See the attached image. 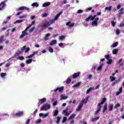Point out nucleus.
<instances>
[{
  "label": "nucleus",
  "mask_w": 124,
  "mask_h": 124,
  "mask_svg": "<svg viewBox=\"0 0 124 124\" xmlns=\"http://www.w3.org/2000/svg\"><path fill=\"white\" fill-rule=\"evenodd\" d=\"M59 17H60V14H57L55 17V18L52 20H50L49 21L47 22V20L46 19L43 20L42 21V25H41V27L42 28V30H46L48 27H50L54 22H55V20H57V19H59Z\"/></svg>",
  "instance_id": "f257e3e1"
},
{
  "label": "nucleus",
  "mask_w": 124,
  "mask_h": 124,
  "mask_svg": "<svg viewBox=\"0 0 124 124\" xmlns=\"http://www.w3.org/2000/svg\"><path fill=\"white\" fill-rule=\"evenodd\" d=\"M51 108V106L48 104L43 105L41 108V111H47Z\"/></svg>",
  "instance_id": "f03ea898"
},
{
  "label": "nucleus",
  "mask_w": 124,
  "mask_h": 124,
  "mask_svg": "<svg viewBox=\"0 0 124 124\" xmlns=\"http://www.w3.org/2000/svg\"><path fill=\"white\" fill-rule=\"evenodd\" d=\"M31 27L29 26L27 27L25 30L22 32V34L20 36L19 38H23L24 36H26V35H28V32L27 31H28V29H30Z\"/></svg>",
  "instance_id": "7ed1b4c3"
},
{
  "label": "nucleus",
  "mask_w": 124,
  "mask_h": 124,
  "mask_svg": "<svg viewBox=\"0 0 124 124\" xmlns=\"http://www.w3.org/2000/svg\"><path fill=\"white\" fill-rule=\"evenodd\" d=\"M30 50H31L30 47H27V46H24L21 48L20 52L24 51L25 53H28V52H30Z\"/></svg>",
  "instance_id": "20e7f679"
},
{
  "label": "nucleus",
  "mask_w": 124,
  "mask_h": 124,
  "mask_svg": "<svg viewBox=\"0 0 124 124\" xmlns=\"http://www.w3.org/2000/svg\"><path fill=\"white\" fill-rule=\"evenodd\" d=\"M95 17H96V15H94L93 16H89V17L86 18L85 21L89 22V21H93V20L95 19Z\"/></svg>",
  "instance_id": "39448f33"
},
{
  "label": "nucleus",
  "mask_w": 124,
  "mask_h": 124,
  "mask_svg": "<svg viewBox=\"0 0 124 124\" xmlns=\"http://www.w3.org/2000/svg\"><path fill=\"white\" fill-rule=\"evenodd\" d=\"M105 58L106 59V60H108L107 61L108 64H111V63H112L113 60H112V59H110V55H105Z\"/></svg>",
  "instance_id": "423d86ee"
},
{
  "label": "nucleus",
  "mask_w": 124,
  "mask_h": 124,
  "mask_svg": "<svg viewBox=\"0 0 124 124\" xmlns=\"http://www.w3.org/2000/svg\"><path fill=\"white\" fill-rule=\"evenodd\" d=\"M64 89V87L62 86L61 87H58L56 89H54V93H57V92L59 91V93H62V91H63Z\"/></svg>",
  "instance_id": "0eeeda50"
},
{
  "label": "nucleus",
  "mask_w": 124,
  "mask_h": 124,
  "mask_svg": "<svg viewBox=\"0 0 124 124\" xmlns=\"http://www.w3.org/2000/svg\"><path fill=\"white\" fill-rule=\"evenodd\" d=\"M6 0L3 1L0 4V10H2L3 8H4V7L6 5Z\"/></svg>",
  "instance_id": "6e6552de"
},
{
  "label": "nucleus",
  "mask_w": 124,
  "mask_h": 124,
  "mask_svg": "<svg viewBox=\"0 0 124 124\" xmlns=\"http://www.w3.org/2000/svg\"><path fill=\"white\" fill-rule=\"evenodd\" d=\"M23 115V112L22 111H19L16 112L15 114H13L14 117H22Z\"/></svg>",
  "instance_id": "1a4fd4ad"
},
{
  "label": "nucleus",
  "mask_w": 124,
  "mask_h": 124,
  "mask_svg": "<svg viewBox=\"0 0 124 124\" xmlns=\"http://www.w3.org/2000/svg\"><path fill=\"white\" fill-rule=\"evenodd\" d=\"M83 105H84V104L80 102L78 106V108L76 109V111H80V110H81V109H82V107H83Z\"/></svg>",
  "instance_id": "9d476101"
},
{
  "label": "nucleus",
  "mask_w": 124,
  "mask_h": 124,
  "mask_svg": "<svg viewBox=\"0 0 124 124\" xmlns=\"http://www.w3.org/2000/svg\"><path fill=\"white\" fill-rule=\"evenodd\" d=\"M90 96H87L84 99L82 100V101L80 103H82L83 104H87L88 101H89V98Z\"/></svg>",
  "instance_id": "9b49d317"
},
{
  "label": "nucleus",
  "mask_w": 124,
  "mask_h": 124,
  "mask_svg": "<svg viewBox=\"0 0 124 124\" xmlns=\"http://www.w3.org/2000/svg\"><path fill=\"white\" fill-rule=\"evenodd\" d=\"M37 51H35L33 52L32 54L27 56L26 58V59H31V58H32V57H34V55H36V54H37Z\"/></svg>",
  "instance_id": "f8f14e48"
},
{
  "label": "nucleus",
  "mask_w": 124,
  "mask_h": 124,
  "mask_svg": "<svg viewBox=\"0 0 124 124\" xmlns=\"http://www.w3.org/2000/svg\"><path fill=\"white\" fill-rule=\"evenodd\" d=\"M80 76V73L77 72L75 73L73 75V78L76 79V78H78Z\"/></svg>",
  "instance_id": "ddd939ff"
},
{
  "label": "nucleus",
  "mask_w": 124,
  "mask_h": 124,
  "mask_svg": "<svg viewBox=\"0 0 124 124\" xmlns=\"http://www.w3.org/2000/svg\"><path fill=\"white\" fill-rule=\"evenodd\" d=\"M107 100V99L105 97L102 98V100L101 102L98 104V106H101V105L104 104V103Z\"/></svg>",
  "instance_id": "4468645a"
},
{
  "label": "nucleus",
  "mask_w": 124,
  "mask_h": 124,
  "mask_svg": "<svg viewBox=\"0 0 124 124\" xmlns=\"http://www.w3.org/2000/svg\"><path fill=\"white\" fill-rule=\"evenodd\" d=\"M30 8L26 7V6H22V7H20L18 8V11H20V10H29Z\"/></svg>",
  "instance_id": "2eb2a0df"
},
{
  "label": "nucleus",
  "mask_w": 124,
  "mask_h": 124,
  "mask_svg": "<svg viewBox=\"0 0 124 124\" xmlns=\"http://www.w3.org/2000/svg\"><path fill=\"white\" fill-rule=\"evenodd\" d=\"M94 21L92 22L93 25H94V26H97V21L99 20V18L96 17L95 19H94Z\"/></svg>",
  "instance_id": "dca6fc26"
},
{
  "label": "nucleus",
  "mask_w": 124,
  "mask_h": 124,
  "mask_svg": "<svg viewBox=\"0 0 124 124\" xmlns=\"http://www.w3.org/2000/svg\"><path fill=\"white\" fill-rule=\"evenodd\" d=\"M66 26H68L69 28H72L74 27V23H71V21H69L67 22L66 24Z\"/></svg>",
  "instance_id": "f3484780"
},
{
  "label": "nucleus",
  "mask_w": 124,
  "mask_h": 124,
  "mask_svg": "<svg viewBox=\"0 0 124 124\" xmlns=\"http://www.w3.org/2000/svg\"><path fill=\"white\" fill-rule=\"evenodd\" d=\"M97 107H98V109L95 112V113H94L95 115H97V114H98V113H99V112H100V110H101V106H98V105Z\"/></svg>",
  "instance_id": "a211bd4d"
},
{
  "label": "nucleus",
  "mask_w": 124,
  "mask_h": 124,
  "mask_svg": "<svg viewBox=\"0 0 124 124\" xmlns=\"http://www.w3.org/2000/svg\"><path fill=\"white\" fill-rule=\"evenodd\" d=\"M51 4V3L47 2H45L43 4V7H47V6H49Z\"/></svg>",
  "instance_id": "6ab92c4d"
},
{
  "label": "nucleus",
  "mask_w": 124,
  "mask_h": 124,
  "mask_svg": "<svg viewBox=\"0 0 124 124\" xmlns=\"http://www.w3.org/2000/svg\"><path fill=\"white\" fill-rule=\"evenodd\" d=\"M55 44H57V40H53L50 43V45L51 46H53V45Z\"/></svg>",
  "instance_id": "aec40b11"
},
{
  "label": "nucleus",
  "mask_w": 124,
  "mask_h": 124,
  "mask_svg": "<svg viewBox=\"0 0 124 124\" xmlns=\"http://www.w3.org/2000/svg\"><path fill=\"white\" fill-rule=\"evenodd\" d=\"M58 114H59V110L58 109H56V110H54L53 116V117H56V116H58Z\"/></svg>",
  "instance_id": "412c9836"
},
{
  "label": "nucleus",
  "mask_w": 124,
  "mask_h": 124,
  "mask_svg": "<svg viewBox=\"0 0 124 124\" xmlns=\"http://www.w3.org/2000/svg\"><path fill=\"white\" fill-rule=\"evenodd\" d=\"M105 9V10H108V11H111V10H112V6H110L109 7H106Z\"/></svg>",
  "instance_id": "4be33fe9"
},
{
  "label": "nucleus",
  "mask_w": 124,
  "mask_h": 124,
  "mask_svg": "<svg viewBox=\"0 0 124 124\" xmlns=\"http://www.w3.org/2000/svg\"><path fill=\"white\" fill-rule=\"evenodd\" d=\"M80 85H81V82H78V83L74 85L73 87L74 88H77L78 87H79Z\"/></svg>",
  "instance_id": "5701e85b"
},
{
  "label": "nucleus",
  "mask_w": 124,
  "mask_h": 124,
  "mask_svg": "<svg viewBox=\"0 0 124 124\" xmlns=\"http://www.w3.org/2000/svg\"><path fill=\"white\" fill-rule=\"evenodd\" d=\"M31 62H32V59H28L26 60V63L27 64H30V63H31Z\"/></svg>",
  "instance_id": "b1692460"
},
{
  "label": "nucleus",
  "mask_w": 124,
  "mask_h": 124,
  "mask_svg": "<svg viewBox=\"0 0 124 124\" xmlns=\"http://www.w3.org/2000/svg\"><path fill=\"white\" fill-rule=\"evenodd\" d=\"M106 110H107V104H106L104 106V109H103V113H105Z\"/></svg>",
  "instance_id": "393cba45"
},
{
  "label": "nucleus",
  "mask_w": 124,
  "mask_h": 124,
  "mask_svg": "<svg viewBox=\"0 0 124 124\" xmlns=\"http://www.w3.org/2000/svg\"><path fill=\"white\" fill-rule=\"evenodd\" d=\"M28 17V15H23L21 16H19V19H24V18H27Z\"/></svg>",
  "instance_id": "a878e982"
},
{
  "label": "nucleus",
  "mask_w": 124,
  "mask_h": 124,
  "mask_svg": "<svg viewBox=\"0 0 124 124\" xmlns=\"http://www.w3.org/2000/svg\"><path fill=\"white\" fill-rule=\"evenodd\" d=\"M61 100H63V99H66V98H67V96H64L63 94H61Z\"/></svg>",
  "instance_id": "bb28decb"
},
{
  "label": "nucleus",
  "mask_w": 124,
  "mask_h": 124,
  "mask_svg": "<svg viewBox=\"0 0 124 124\" xmlns=\"http://www.w3.org/2000/svg\"><path fill=\"white\" fill-rule=\"evenodd\" d=\"M118 49H114L112 50V54H113L114 55H116V54H118Z\"/></svg>",
  "instance_id": "cd10ccee"
},
{
  "label": "nucleus",
  "mask_w": 124,
  "mask_h": 124,
  "mask_svg": "<svg viewBox=\"0 0 124 124\" xmlns=\"http://www.w3.org/2000/svg\"><path fill=\"white\" fill-rule=\"evenodd\" d=\"M56 119H57L56 124H60V122L61 121V117L58 116V117H56Z\"/></svg>",
  "instance_id": "c85d7f7f"
},
{
  "label": "nucleus",
  "mask_w": 124,
  "mask_h": 124,
  "mask_svg": "<svg viewBox=\"0 0 124 124\" xmlns=\"http://www.w3.org/2000/svg\"><path fill=\"white\" fill-rule=\"evenodd\" d=\"M75 118V114H72L69 118L68 120H73V118Z\"/></svg>",
  "instance_id": "c756f323"
},
{
  "label": "nucleus",
  "mask_w": 124,
  "mask_h": 124,
  "mask_svg": "<svg viewBox=\"0 0 124 124\" xmlns=\"http://www.w3.org/2000/svg\"><path fill=\"white\" fill-rule=\"evenodd\" d=\"M32 6H35V7H38L39 5L38 3L37 2H34L32 4Z\"/></svg>",
  "instance_id": "7c9ffc66"
},
{
  "label": "nucleus",
  "mask_w": 124,
  "mask_h": 124,
  "mask_svg": "<svg viewBox=\"0 0 124 124\" xmlns=\"http://www.w3.org/2000/svg\"><path fill=\"white\" fill-rule=\"evenodd\" d=\"M113 107H114V105L111 104L109 108V111H113Z\"/></svg>",
  "instance_id": "2f4dec72"
},
{
  "label": "nucleus",
  "mask_w": 124,
  "mask_h": 124,
  "mask_svg": "<svg viewBox=\"0 0 124 124\" xmlns=\"http://www.w3.org/2000/svg\"><path fill=\"white\" fill-rule=\"evenodd\" d=\"M97 120H99V117L92 118V122H95V121H97Z\"/></svg>",
  "instance_id": "473e14b6"
},
{
  "label": "nucleus",
  "mask_w": 124,
  "mask_h": 124,
  "mask_svg": "<svg viewBox=\"0 0 124 124\" xmlns=\"http://www.w3.org/2000/svg\"><path fill=\"white\" fill-rule=\"evenodd\" d=\"M50 36V33H48L47 34H46L45 37V39L46 40H48V37H49Z\"/></svg>",
  "instance_id": "72a5a7b5"
},
{
  "label": "nucleus",
  "mask_w": 124,
  "mask_h": 124,
  "mask_svg": "<svg viewBox=\"0 0 124 124\" xmlns=\"http://www.w3.org/2000/svg\"><path fill=\"white\" fill-rule=\"evenodd\" d=\"M121 107V104L120 103L117 104L114 107V109H117V108L120 107Z\"/></svg>",
  "instance_id": "f704fd0d"
},
{
  "label": "nucleus",
  "mask_w": 124,
  "mask_h": 124,
  "mask_svg": "<svg viewBox=\"0 0 124 124\" xmlns=\"http://www.w3.org/2000/svg\"><path fill=\"white\" fill-rule=\"evenodd\" d=\"M46 99L45 98H43V99L40 100L41 104H42L45 102Z\"/></svg>",
  "instance_id": "c9c22d12"
},
{
  "label": "nucleus",
  "mask_w": 124,
  "mask_h": 124,
  "mask_svg": "<svg viewBox=\"0 0 124 124\" xmlns=\"http://www.w3.org/2000/svg\"><path fill=\"white\" fill-rule=\"evenodd\" d=\"M70 82H71V79H70V78H68L66 80V83L67 84H69V83H70Z\"/></svg>",
  "instance_id": "e433bc0d"
},
{
  "label": "nucleus",
  "mask_w": 124,
  "mask_h": 124,
  "mask_svg": "<svg viewBox=\"0 0 124 124\" xmlns=\"http://www.w3.org/2000/svg\"><path fill=\"white\" fill-rule=\"evenodd\" d=\"M110 81H111V82H113V81H115L116 80V78L110 76Z\"/></svg>",
  "instance_id": "4c0bfd02"
},
{
  "label": "nucleus",
  "mask_w": 124,
  "mask_h": 124,
  "mask_svg": "<svg viewBox=\"0 0 124 124\" xmlns=\"http://www.w3.org/2000/svg\"><path fill=\"white\" fill-rule=\"evenodd\" d=\"M17 59L18 60H20V61H23V60H25V58L23 56H19Z\"/></svg>",
  "instance_id": "58836bf2"
},
{
  "label": "nucleus",
  "mask_w": 124,
  "mask_h": 124,
  "mask_svg": "<svg viewBox=\"0 0 124 124\" xmlns=\"http://www.w3.org/2000/svg\"><path fill=\"white\" fill-rule=\"evenodd\" d=\"M93 9V7H90L88 8H87L85 10V12H89V11H91Z\"/></svg>",
  "instance_id": "ea45409f"
},
{
  "label": "nucleus",
  "mask_w": 124,
  "mask_h": 124,
  "mask_svg": "<svg viewBox=\"0 0 124 124\" xmlns=\"http://www.w3.org/2000/svg\"><path fill=\"white\" fill-rule=\"evenodd\" d=\"M91 78H93V75H87V79L91 80Z\"/></svg>",
  "instance_id": "a19ab883"
},
{
  "label": "nucleus",
  "mask_w": 124,
  "mask_h": 124,
  "mask_svg": "<svg viewBox=\"0 0 124 124\" xmlns=\"http://www.w3.org/2000/svg\"><path fill=\"white\" fill-rule=\"evenodd\" d=\"M48 51L50 53H53V52H54V49H53V48L52 47H49V49H48Z\"/></svg>",
  "instance_id": "79ce46f5"
},
{
  "label": "nucleus",
  "mask_w": 124,
  "mask_h": 124,
  "mask_svg": "<svg viewBox=\"0 0 124 124\" xmlns=\"http://www.w3.org/2000/svg\"><path fill=\"white\" fill-rule=\"evenodd\" d=\"M92 90H93V88L92 87L88 89L86 91V93L87 94L91 92V91H92Z\"/></svg>",
  "instance_id": "37998d69"
},
{
  "label": "nucleus",
  "mask_w": 124,
  "mask_h": 124,
  "mask_svg": "<svg viewBox=\"0 0 124 124\" xmlns=\"http://www.w3.org/2000/svg\"><path fill=\"white\" fill-rule=\"evenodd\" d=\"M124 10V8H122L119 10L120 11V14H124V12L123 11Z\"/></svg>",
  "instance_id": "c03bdc74"
},
{
  "label": "nucleus",
  "mask_w": 124,
  "mask_h": 124,
  "mask_svg": "<svg viewBox=\"0 0 124 124\" xmlns=\"http://www.w3.org/2000/svg\"><path fill=\"white\" fill-rule=\"evenodd\" d=\"M118 42H116L112 45V47H117V46H118Z\"/></svg>",
  "instance_id": "a18cd8bd"
},
{
  "label": "nucleus",
  "mask_w": 124,
  "mask_h": 124,
  "mask_svg": "<svg viewBox=\"0 0 124 124\" xmlns=\"http://www.w3.org/2000/svg\"><path fill=\"white\" fill-rule=\"evenodd\" d=\"M35 29V27H33V28H31L30 31H29V32H32V31H34V29Z\"/></svg>",
  "instance_id": "49530a36"
},
{
  "label": "nucleus",
  "mask_w": 124,
  "mask_h": 124,
  "mask_svg": "<svg viewBox=\"0 0 124 124\" xmlns=\"http://www.w3.org/2000/svg\"><path fill=\"white\" fill-rule=\"evenodd\" d=\"M34 24H35V20H33V21H32L31 24H30V25H29V26H30V27H31V26H33V25H34Z\"/></svg>",
  "instance_id": "de8ad7c7"
},
{
  "label": "nucleus",
  "mask_w": 124,
  "mask_h": 124,
  "mask_svg": "<svg viewBox=\"0 0 124 124\" xmlns=\"http://www.w3.org/2000/svg\"><path fill=\"white\" fill-rule=\"evenodd\" d=\"M6 76V73H1V77H4V76Z\"/></svg>",
  "instance_id": "09e8293b"
},
{
  "label": "nucleus",
  "mask_w": 124,
  "mask_h": 124,
  "mask_svg": "<svg viewBox=\"0 0 124 124\" xmlns=\"http://www.w3.org/2000/svg\"><path fill=\"white\" fill-rule=\"evenodd\" d=\"M66 120H67V118L63 117V119H62V123H65V122H66Z\"/></svg>",
  "instance_id": "8fccbe9b"
},
{
  "label": "nucleus",
  "mask_w": 124,
  "mask_h": 124,
  "mask_svg": "<svg viewBox=\"0 0 124 124\" xmlns=\"http://www.w3.org/2000/svg\"><path fill=\"white\" fill-rule=\"evenodd\" d=\"M47 15H48V14L44 13V14H42V17H46V16H47Z\"/></svg>",
  "instance_id": "3c124183"
},
{
  "label": "nucleus",
  "mask_w": 124,
  "mask_h": 124,
  "mask_svg": "<svg viewBox=\"0 0 124 124\" xmlns=\"http://www.w3.org/2000/svg\"><path fill=\"white\" fill-rule=\"evenodd\" d=\"M60 40H62V39H64V36L62 35L59 37Z\"/></svg>",
  "instance_id": "603ef678"
},
{
  "label": "nucleus",
  "mask_w": 124,
  "mask_h": 124,
  "mask_svg": "<svg viewBox=\"0 0 124 124\" xmlns=\"http://www.w3.org/2000/svg\"><path fill=\"white\" fill-rule=\"evenodd\" d=\"M120 93H122V92H123V87H120L119 89V91H118Z\"/></svg>",
  "instance_id": "864d4df0"
},
{
  "label": "nucleus",
  "mask_w": 124,
  "mask_h": 124,
  "mask_svg": "<svg viewBox=\"0 0 124 124\" xmlns=\"http://www.w3.org/2000/svg\"><path fill=\"white\" fill-rule=\"evenodd\" d=\"M57 104H58V101H55L53 102L52 105H53V106H56V105H57Z\"/></svg>",
  "instance_id": "5fc2aeb1"
},
{
  "label": "nucleus",
  "mask_w": 124,
  "mask_h": 124,
  "mask_svg": "<svg viewBox=\"0 0 124 124\" xmlns=\"http://www.w3.org/2000/svg\"><path fill=\"white\" fill-rule=\"evenodd\" d=\"M22 22H23V20L22 19H19L16 21V23H22Z\"/></svg>",
  "instance_id": "6e6d98bb"
},
{
  "label": "nucleus",
  "mask_w": 124,
  "mask_h": 124,
  "mask_svg": "<svg viewBox=\"0 0 124 124\" xmlns=\"http://www.w3.org/2000/svg\"><path fill=\"white\" fill-rule=\"evenodd\" d=\"M121 7H122V5H121V4H118L116 8H117V9L119 10V9H120V8H121Z\"/></svg>",
  "instance_id": "4d7b16f0"
},
{
  "label": "nucleus",
  "mask_w": 124,
  "mask_h": 124,
  "mask_svg": "<svg viewBox=\"0 0 124 124\" xmlns=\"http://www.w3.org/2000/svg\"><path fill=\"white\" fill-rule=\"evenodd\" d=\"M16 30H17V28L16 27L13 28L12 30V32H14V31H15Z\"/></svg>",
  "instance_id": "13d9d810"
},
{
  "label": "nucleus",
  "mask_w": 124,
  "mask_h": 124,
  "mask_svg": "<svg viewBox=\"0 0 124 124\" xmlns=\"http://www.w3.org/2000/svg\"><path fill=\"white\" fill-rule=\"evenodd\" d=\"M48 114H49L48 113H46L45 114L44 113V115H43V118H44L47 117Z\"/></svg>",
  "instance_id": "bf43d9fd"
},
{
  "label": "nucleus",
  "mask_w": 124,
  "mask_h": 124,
  "mask_svg": "<svg viewBox=\"0 0 124 124\" xmlns=\"http://www.w3.org/2000/svg\"><path fill=\"white\" fill-rule=\"evenodd\" d=\"M9 66H10V63H7L5 65V67H9Z\"/></svg>",
  "instance_id": "052dcab7"
},
{
  "label": "nucleus",
  "mask_w": 124,
  "mask_h": 124,
  "mask_svg": "<svg viewBox=\"0 0 124 124\" xmlns=\"http://www.w3.org/2000/svg\"><path fill=\"white\" fill-rule=\"evenodd\" d=\"M3 41V37L1 36L0 37V44Z\"/></svg>",
  "instance_id": "680f3d73"
},
{
  "label": "nucleus",
  "mask_w": 124,
  "mask_h": 124,
  "mask_svg": "<svg viewBox=\"0 0 124 124\" xmlns=\"http://www.w3.org/2000/svg\"><path fill=\"white\" fill-rule=\"evenodd\" d=\"M111 25L112 26V27H115V25H116V23H115L114 22V21H111Z\"/></svg>",
  "instance_id": "e2e57ef3"
},
{
  "label": "nucleus",
  "mask_w": 124,
  "mask_h": 124,
  "mask_svg": "<svg viewBox=\"0 0 124 124\" xmlns=\"http://www.w3.org/2000/svg\"><path fill=\"white\" fill-rule=\"evenodd\" d=\"M116 34H120V29H117L116 30Z\"/></svg>",
  "instance_id": "0e129e2a"
},
{
  "label": "nucleus",
  "mask_w": 124,
  "mask_h": 124,
  "mask_svg": "<svg viewBox=\"0 0 124 124\" xmlns=\"http://www.w3.org/2000/svg\"><path fill=\"white\" fill-rule=\"evenodd\" d=\"M101 69H102V65H100V66L98 67L97 70H101Z\"/></svg>",
  "instance_id": "69168bd1"
},
{
  "label": "nucleus",
  "mask_w": 124,
  "mask_h": 124,
  "mask_svg": "<svg viewBox=\"0 0 124 124\" xmlns=\"http://www.w3.org/2000/svg\"><path fill=\"white\" fill-rule=\"evenodd\" d=\"M78 13H83V10H78V12H77Z\"/></svg>",
  "instance_id": "338daca9"
},
{
  "label": "nucleus",
  "mask_w": 124,
  "mask_h": 124,
  "mask_svg": "<svg viewBox=\"0 0 124 124\" xmlns=\"http://www.w3.org/2000/svg\"><path fill=\"white\" fill-rule=\"evenodd\" d=\"M67 110H68L67 109H66L63 110V114H66V112H67Z\"/></svg>",
  "instance_id": "774afa93"
}]
</instances>
